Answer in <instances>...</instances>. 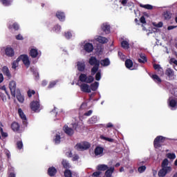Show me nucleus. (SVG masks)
Returning a JSON list of instances; mask_svg holds the SVG:
<instances>
[{"mask_svg":"<svg viewBox=\"0 0 177 177\" xmlns=\"http://www.w3.org/2000/svg\"><path fill=\"white\" fill-rule=\"evenodd\" d=\"M169 161L168 159H165L162 162V169L158 171V176L164 177L167 174H169L172 171V167L168 166Z\"/></svg>","mask_w":177,"mask_h":177,"instance_id":"obj_1","label":"nucleus"},{"mask_svg":"<svg viewBox=\"0 0 177 177\" xmlns=\"http://www.w3.org/2000/svg\"><path fill=\"white\" fill-rule=\"evenodd\" d=\"M88 63L91 66H94L91 69V75H95L97 71L99 70V66H100V61H99L96 57H91L88 60Z\"/></svg>","mask_w":177,"mask_h":177,"instance_id":"obj_2","label":"nucleus"},{"mask_svg":"<svg viewBox=\"0 0 177 177\" xmlns=\"http://www.w3.org/2000/svg\"><path fill=\"white\" fill-rule=\"evenodd\" d=\"M91 42H92V40L82 41L80 44L81 49H83V50L87 53H91V52H93V44Z\"/></svg>","mask_w":177,"mask_h":177,"instance_id":"obj_3","label":"nucleus"},{"mask_svg":"<svg viewBox=\"0 0 177 177\" xmlns=\"http://www.w3.org/2000/svg\"><path fill=\"white\" fill-rule=\"evenodd\" d=\"M29 55L32 59H39L42 53L37 47L32 46L29 48Z\"/></svg>","mask_w":177,"mask_h":177,"instance_id":"obj_4","label":"nucleus"},{"mask_svg":"<svg viewBox=\"0 0 177 177\" xmlns=\"http://www.w3.org/2000/svg\"><path fill=\"white\" fill-rule=\"evenodd\" d=\"M80 81L81 82H86V84H91L93 82L95 78L92 75H86L85 73L80 74L79 77Z\"/></svg>","mask_w":177,"mask_h":177,"instance_id":"obj_5","label":"nucleus"},{"mask_svg":"<svg viewBox=\"0 0 177 177\" xmlns=\"http://www.w3.org/2000/svg\"><path fill=\"white\" fill-rule=\"evenodd\" d=\"M72 127L65 125L63 127L64 131L65 132V133H66V135H68V136H72V135H74V129H77V127H78V124L75 123L72 124Z\"/></svg>","mask_w":177,"mask_h":177,"instance_id":"obj_6","label":"nucleus"},{"mask_svg":"<svg viewBox=\"0 0 177 177\" xmlns=\"http://www.w3.org/2000/svg\"><path fill=\"white\" fill-rule=\"evenodd\" d=\"M30 109L35 113H39L42 110V106L39 104V100H35L30 103Z\"/></svg>","mask_w":177,"mask_h":177,"instance_id":"obj_7","label":"nucleus"},{"mask_svg":"<svg viewBox=\"0 0 177 177\" xmlns=\"http://www.w3.org/2000/svg\"><path fill=\"white\" fill-rule=\"evenodd\" d=\"M165 139H167L165 137L161 136H157L153 141V146L155 149H160L162 146L161 144L165 142Z\"/></svg>","mask_w":177,"mask_h":177,"instance_id":"obj_8","label":"nucleus"},{"mask_svg":"<svg viewBox=\"0 0 177 177\" xmlns=\"http://www.w3.org/2000/svg\"><path fill=\"white\" fill-rule=\"evenodd\" d=\"M91 147V144L87 142H83L81 143L77 144L75 146V149L79 150V151H82V150H88Z\"/></svg>","mask_w":177,"mask_h":177,"instance_id":"obj_9","label":"nucleus"},{"mask_svg":"<svg viewBox=\"0 0 177 177\" xmlns=\"http://www.w3.org/2000/svg\"><path fill=\"white\" fill-rule=\"evenodd\" d=\"M19 61L22 60L24 64L28 68L30 67V58L28 57V55H22L19 57Z\"/></svg>","mask_w":177,"mask_h":177,"instance_id":"obj_10","label":"nucleus"},{"mask_svg":"<svg viewBox=\"0 0 177 177\" xmlns=\"http://www.w3.org/2000/svg\"><path fill=\"white\" fill-rule=\"evenodd\" d=\"M9 88L11 92L12 96L15 97L16 96V82L15 81H11L9 83Z\"/></svg>","mask_w":177,"mask_h":177,"instance_id":"obj_11","label":"nucleus"},{"mask_svg":"<svg viewBox=\"0 0 177 177\" xmlns=\"http://www.w3.org/2000/svg\"><path fill=\"white\" fill-rule=\"evenodd\" d=\"M169 106L171 110H176L177 109V100L175 98L169 97Z\"/></svg>","mask_w":177,"mask_h":177,"instance_id":"obj_12","label":"nucleus"},{"mask_svg":"<svg viewBox=\"0 0 177 177\" xmlns=\"http://www.w3.org/2000/svg\"><path fill=\"white\" fill-rule=\"evenodd\" d=\"M18 114L21 120H22L24 125H27V117L26 116V114H24V112H23V110L21 108L18 109Z\"/></svg>","mask_w":177,"mask_h":177,"instance_id":"obj_13","label":"nucleus"},{"mask_svg":"<svg viewBox=\"0 0 177 177\" xmlns=\"http://www.w3.org/2000/svg\"><path fill=\"white\" fill-rule=\"evenodd\" d=\"M165 75L168 77L169 80H175L176 75H175V72L171 68H167L165 71Z\"/></svg>","mask_w":177,"mask_h":177,"instance_id":"obj_14","label":"nucleus"},{"mask_svg":"<svg viewBox=\"0 0 177 177\" xmlns=\"http://www.w3.org/2000/svg\"><path fill=\"white\" fill-rule=\"evenodd\" d=\"M80 86L82 92H85L86 93H91V86L88 84L83 83L80 84Z\"/></svg>","mask_w":177,"mask_h":177,"instance_id":"obj_15","label":"nucleus"},{"mask_svg":"<svg viewBox=\"0 0 177 177\" xmlns=\"http://www.w3.org/2000/svg\"><path fill=\"white\" fill-rule=\"evenodd\" d=\"M5 53L8 57H13V56H15V50L10 46L6 48Z\"/></svg>","mask_w":177,"mask_h":177,"instance_id":"obj_16","label":"nucleus"},{"mask_svg":"<svg viewBox=\"0 0 177 177\" xmlns=\"http://www.w3.org/2000/svg\"><path fill=\"white\" fill-rule=\"evenodd\" d=\"M1 71L3 74L6 75V77H7L8 78H12V74L10 73V71H9V68H8V66H3Z\"/></svg>","mask_w":177,"mask_h":177,"instance_id":"obj_17","label":"nucleus"},{"mask_svg":"<svg viewBox=\"0 0 177 177\" xmlns=\"http://www.w3.org/2000/svg\"><path fill=\"white\" fill-rule=\"evenodd\" d=\"M77 68L78 71H85V62L79 61L77 63Z\"/></svg>","mask_w":177,"mask_h":177,"instance_id":"obj_18","label":"nucleus"},{"mask_svg":"<svg viewBox=\"0 0 177 177\" xmlns=\"http://www.w3.org/2000/svg\"><path fill=\"white\" fill-rule=\"evenodd\" d=\"M77 174L75 171H71L69 169H66L64 171L65 177H77Z\"/></svg>","mask_w":177,"mask_h":177,"instance_id":"obj_19","label":"nucleus"},{"mask_svg":"<svg viewBox=\"0 0 177 177\" xmlns=\"http://www.w3.org/2000/svg\"><path fill=\"white\" fill-rule=\"evenodd\" d=\"M8 177H16V169L15 167L10 166L8 171Z\"/></svg>","mask_w":177,"mask_h":177,"instance_id":"obj_20","label":"nucleus"},{"mask_svg":"<svg viewBox=\"0 0 177 177\" xmlns=\"http://www.w3.org/2000/svg\"><path fill=\"white\" fill-rule=\"evenodd\" d=\"M95 41H97L100 44H107L109 42V39L104 37L97 36V37H95Z\"/></svg>","mask_w":177,"mask_h":177,"instance_id":"obj_21","label":"nucleus"},{"mask_svg":"<svg viewBox=\"0 0 177 177\" xmlns=\"http://www.w3.org/2000/svg\"><path fill=\"white\" fill-rule=\"evenodd\" d=\"M103 151H104L103 147H97L94 151V153L95 156H97L98 157H102V156H103Z\"/></svg>","mask_w":177,"mask_h":177,"instance_id":"obj_22","label":"nucleus"},{"mask_svg":"<svg viewBox=\"0 0 177 177\" xmlns=\"http://www.w3.org/2000/svg\"><path fill=\"white\" fill-rule=\"evenodd\" d=\"M56 16L57 19H59V21H64V20H66V15L63 12H60V11L57 12Z\"/></svg>","mask_w":177,"mask_h":177,"instance_id":"obj_23","label":"nucleus"},{"mask_svg":"<svg viewBox=\"0 0 177 177\" xmlns=\"http://www.w3.org/2000/svg\"><path fill=\"white\" fill-rule=\"evenodd\" d=\"M102 30H103V31L106 32V34H109V32H110V25L106 23L103 24L102 26Z\"/></svg>","mask_w":177,"mask_h":177,"instance_id":"obj_24","label":"nucleus"},{"mask_svg":"<svg viewBox=\"0 0 177 177\" xmlns=\"http://www.w3.org/2000/svg\"><path fill=\"white\" fill-rule=\"evenodd\" d=\"M121 46L123 48V49H129V40L122 41Z\"/></svg>","mask_w":177,"mask_h":177,"instance_id":"obj_25","label":"nucleus"},{"mask_svg":"<svg viewBox=\"0 0 177 177\" xmlns=\"http://www.w3.org/2000/svg\"><path fill=\"white\" fill-rule=\"evenodd\" d=\"M61 139L62 138H60V133H57L54 137L53 142L55 145H59V143L61 142Z\"/></svg>","mask_w":177,"mask_h":177,"instance_id":"obj_26","label":"nucleus"},{"mask_svg":"<svg viewBox=\"0 0 177 177\" xmlns=\"http://www.w3.org/2000/svg\"><path fill=\"white\" fill-rule=\"evenodd\" d=\"M97 88H99V82H95L94 83L91 84V91H93V92L97 91Z\"/></svg>","mask_w":177,"mask_h":177,"instance_id":"obj_27","label":"nucleus"},{"mask_svg":"<svg viewBox=\"0 0 177 177\" xmlns=\"http://www.w3.org/2000/svg\"><path fill=\"white\" fill-rule=\"evenodd\" d=\"M53 31L56 34H60V31H62V26L59 24L54 26L53 28Z\"/></svg>","mask_w":177,"mask_h":177,"instance_id":"obj_28","label":"nucleus"},{"mask_svg":"<svg viewBox=\"0 0 177 177\" xmlns=\"http://www.w3.org/2000/svg\"><path fill=\"white\" fill-rule=\"evenodd\" d=\"M100 64L104 67H107V66H110V59L108 58L102 59L100 61Z\"/></svg>","mask_w":177,"mask_h":177,"instance_id":"obj_29","label":"nucleus"},{"mask_svg":"<svg viewBox=\"0 0 177 177\" xmlns=\"http://www.w3.org/2000/svg\"><path fill=\"white\" fill-rule=\"evenodd\" d=\"M56 172H57V171L55 167H50L48 170V174L50 176H55Z\"/></svg>","mask_w":177,"mask_h":177,"instance_id":"obj_30","label":"nucleus"},{"mask_svg":"<svg viewBox=\"0 0 177 177\" xmlns=\"http://www.w3.org/2000/svg\"><path fill=\"white\" fill-rule=\"evenodd\" d=\"M97 169L100 172V171H106V169H109V166L106 165H98L97 166Z\"/></svg>","mask_w":177,"mask_h":177,"instance_id":"obj_31","label":"nucleus"},{"mask_svg":"<svg viewBox=\"0 0 177 177\" xmlns=\"http://www.w3.org/2000/svg\"><path fill=\"white\" fill-rule=\"evenodd\" d=\"M64 36L66 39H71L73 38V32L71 30H68L64 32Z\"/></svg>","mask_w":177,"mask_h":177,"instance_id":"obj_32","label":"nucleus"},{"mask_svg":"<svg viewBox=\"0 0 177 177\" xmlns=\"http://www.w3.org/2000/svg\"><path fill=\"white\" fill-rule=\"evenodd\" d=\"M125 66L127 68H129L130 70H132V66H133V62H132V60L127 59L125 62Z\"/></svg>","mask_w":177,"mask_h":177,"instance_id":"obj_33","label":"nucleus"},{"mask_svg":"<svg viewBox=\"0 0 177 177\" xmlns=\"http://www.w3.org/2000/svg\"><path fill=\"white\" fill-rule=\"evenodd\" d=\"M0 2L3 6H9L10 5H12L13 0H0Z\"/></svg>","mask_w":177,"mask_h":177,"instance_id":"obj_34","label":"nucleus"},{"mask_svg":"<svg viewBox=\"0 0 177 177\" xmlns=\"http://www.w3.org/2000/svg\"><path fill=\"white\" fill-rule=\"evenodd\" d=\"M153 68L159 72V74H162L164 73V70L161 68L160 64H154Z\"/></svg>","mask_w":177,"mask_h":177,"instance_id":"obj_35","label":"nucleus"},{"mask_svg":"<svg viewBox=\"0 0 177 177\" xmlns=\"http://www.w3.org/2000/svg\"><path fill=\"white\" fill-rule=\"evenodd\" d=\"M19 62H20V58L18 57L15 61H14L12 62V68H13L14 70H16V68H17V67H19Z\"/></svg>","mask_w":177,"mask_h":177,"instance_id":"obj_36","label":"nucleus"},{"mask_svg":"<svg viewBox=\"0 0 177 177\" xmlns=\"http://www.w3.org/2000/svg\"><path fill=\"white\" fill-rule=\"evenodd\" d=\"M97 122V117L93 116L88 120V124H96Z\"/></svg>","mask_w":177,"mask_h":177,"instance_id":"obj_37","label":"nucleus"},{"mask_svg":"<svg viewBox=\"0 0 177 177\" xmlns=\"http://www.w3.org/2000/svg\"><path fill=\"white\" fill-rule=\"evenodd\" d=\"M11 128L12 129V131H19V129L20 128V125H19V123L17 122H13L12 124Z\"/></svg>","mask_w":177,"mask_h":177,"instance_id":"obj_38","label":"nucleus"},{"mask_svg":"<svg viewBox=\"0 0 177 177\" xmlns=\"http://www.w3.org/2000/svg\"><path fill=\"white\" fill-rule=\"evenodd\" d=\"M140 57L138 59V62L139 63H146L147 59H146V56L145 55V54H140Z\"/></svg>","mask_w":177,"mask_h":177,"instance_id":"obj_39","label":"nucleus"},{"mask_svg":"<svg viewBox=\"0 0 177 177\" xmlns=\"http://www.w3.org/2000/svg\"><path fill=\"white\" fill-rule=\"evenodd\" d=\"M151 77L152 80H153V81L155 82H157V84H160V82H161V79L160 78V77H158V75H153Z\"/></svg>","mask_w":177,"mask_h":177,"instance_id":"obj_40","label":"nucleus"},{"mask_svg":"<svg viewBox=\"0 0 177 177\" xmlns=\"http://www.w3.org/2000/svg\"><path fill=\"white\" fill-rule=\"evenodd\" d=\"M163 17L165 20H169V19L171 17V13L168 11L165 12L163 13Z\"/></svg>","mask_w":177,"mask_h":177,"instance_id":"obj_41","label":"nucleus"},{"mask_svg":"<svg viewBox=\"0 0 177 177\" xmlns=\"http://www.w3.org/2000/svg\"><path fill=\"white\" fill-rule=\"evenodd\" d=\"M62 165L64 168H66V169H68V168L71 167V165H70V163L66 160H62Z\"/></svg>","mask_w":177,"mask_h":177,"instance_id":"obj_42","label":"nucleus"},{"mask_svg":"<svg viewBox=\"0 0 177 177\" xmlns=\"http://www.w3.org/2000/svg\"><path fill=\"white\" fill-rule=\"evenodd\" d=\"M140 8H144V9H147L148 10H151L153 9V6L149 4H140Z\"/></svg>","mask_w":177,"mask_h":177,"instance_id":"obj_43","label":"nucleus"},{"mask_svg":"<svg viewBox=\"0 0 177 177\" xmlns=\"http://www.w3.org/2000/svg\"><path fill=\"white\" fill-rule=\"evenodd\" d=\"M8 28L10 30H12V28H14V30H19V24H17V23H14L12 25H9Z\"/></svg>","mask_w":177,"mask_h":177,"instance_id":"obj_44","label":"nucleus"},{"mask_svg":"<svg viewBox=\"0 0 177 177\" xmlns=\"http://www.w3.org/2000/svg\"><path fill=\"white\" fill-rule=\"evenodd\" d=\"M1 138H8V133L3 132V129L0 127V139Z\"/></svg>","mask_w":177,"mask_h":177,"instance_id":"obj_45","label":"nucleus"},{"mask_svg":"<svg viewBox=\"0 0 177 177\" xmlns=\"http://www.w3.org/2000/svg\"><path fill=\"white\" fill-rule=\"evenodd\" d=\"M100 139H102V140H106L107 142H114V140L112 138H106L103 135L100 136Z\"/></svg>","mask_w":177,"mask_h":177,"instance_id":"obj_46","label":"nucleus"},{"mask_svg":"<svg viewBox=\"0 0 177 177\" xmlns=\"http://www.w3.org/2000/svg\"><path fill=\"white\" fill-rule=\"evenodd\" d=\"M138 171L140 174H143L146 171V166L141 165L138 167Z\"/></svg>","mask_w":177,"mask_h":177,"instance_id":"obj_47","label":"nucleus"},{"mask_svg":"<svg viewBox=\"0 0 177 177\" xmlns=\"http://www.w3.org/2000/svg\"><path fill=\"white\" fill-rule=\"evenodd\" d=\"M102 78V73L100 72V71H98L95 75V80L96 81H100Z\"/></svg>","mask_w":177,"mask_h":177,"instance_id":"obj_48","label":"nucleus"},{"mask_svg":"<svg viewBox=\"0 0 177 177\" xmlns=\"http://www.w3.org/2000/svg\"><path fill=\"white\" fill-rule=\"evenodd\" d=\"M167 158H169V160H175L176 158V155H175V153H167Z\"/></svg>","mask_w":177,"mask_h":177,"instance_id":"obj_49","label":"nucleus"},{"mask_svg":"<svg viewBox=\"0 0 177 177\" xmlns=\"http://www.w3.org/2000/svg\"><path fill=\"white\" fill-rule=\"evenodd\" d=\"M164 25V24H162V22H159V23H156V22H153V26L154 27H157L158 28H161V27H162V26Z\"/></svg>","mask_w":177,"mask_h":177,"instance_id":"obj_50","label":"nucleus"},{"mask_svg":"<svg viewBox=\"0 0 177 177\" xmlns=\"http://www.w3.org/2000/svg\"><path fill=\"white\" fill-rule=\"evenodd\" d=\"M0 89H1V91H4L5 93L8 96V98L10 99V95H9V93H8L5 86H1Z\"/></svg>","mask_w":177,"mask_h":177,"instance_id":"obj_51","label":"nucleus"},{"mask_svg":"<svg viewBox=\"0 0 177 177\" xmlns=\"http://www.w3.org/2000/svg\"><path fill=\"white\" fill-rule=\"evenodd\" d=\"M17 99L20 103H23L24 102V97L21 95H18L17 96Z\"/></svg>","mask_w":177,"mask_h":177,"instance_id":"obj_52","label":"nucleus"},{"mask_svg":"<svg viewBox=\"0 0 177 177\" xmlns=\"http://www.w3.org/2000/svg\"><path fill=\"white\" fill-rule=\"evenodd\" d=\"M17 147L19 150H21V149H23V142L22 141H18L17 142Z\"/></svg>","mask_w":177,"mask_h":177,"instance_id":"obj_53","label":"nucleus"},{"mask_svg":"<svg viewBox=\"0 0 177 177\" xmlns=\"http://www.w3.org/2000/svg\"><path fill=\"white\" fill-rule=\"evenodd\" d=\"M32 95H35V91L34 90H28V97H31Z\"/></svg>","mask_w":177,"mask_h":177,"instance_id":"obj_54","label":"nucleus"},{"mask_svg":"<svg viewBox=\"0 0 177 177\" xmlns=\"http://www.w3.org/2000/svg\"><path fill=\"white\" fill-rule=\"evenodd\" d=\"M102 175V171H95L93 174V177H99Z\"/></svg>","mask_w":177,"mask_h":177,"instance_id":"obj_55","label":"nucleus"},{"mask_svg":"<svg viewBox=\"0 0 177 177\" xmlns=\"http://www.w3.org/2000/svg\"><path fill=\"white\" fill-rule=\"evenodd\" d=\"M57 82V81L51 82L48 86V88H53V86H55L56 85Z\"/></svg>","mask_w":177,"mask_h":177,"instance_id":"obj_56","label":"nucleus"},{"mask_svg":"<svg viewBox=\"0 0 177 177\" xmlns=\"http://www.w3.org/2000/svg\"><path fill=\"white\" fill-rule=\"evenodd\" d=\"M0 96L3 102H6V95H5V94L1 93Z\"/></svg>","mask_w":177,"mask_h":177,"instance_id":"obj_57","label":"nucleus"},{"mask_svg":"<svg viewBox=\"0 0 177 177\" xmlns=\"http://www.w3.org/2000/svg\"><path fill=\"white\" fill-rule=\"evenodd\" d=\"M16 39H18L19 41H23L24 39L23 35L19 34L18 35L16 36Z\"/></svg>","mask_w":177,"mask_h":177,"instance_id":"obj_58","label":"nucleus"},{"mask_svg":"<svg viewBox=\"0 0 177 177\" xmlns=\"http://www.w3.org/2000/svg\"><path fill=\"white\" fill-rule=\"evenodd\" d=\"M118 55H119L120 59H122V60H125V55H124L122 54V53L118 52Z\"/></svg>","mask_w":177,"mask_h":177,"instance_id":"obj_59","label":"nucleus"},{"mask_svg":"<svg viewBox=\"0 0 177 177\" xmlns=\"http://www.w3.org/2000/svg\"><path fill=\"white\" fill-rule=\"evenodd\" d=\"M92 113H93V111L92 110H90V111L86 112L84 113V115H86V117H89V115H92Z\"/></svg>","mask_w":177,"mask_h":177,"instance_id":"obj_60","label":"nucleus"},{"mask_svg":"<svg viewBox=\"0 0 177 177\" xmlns=\"http://www.w3.org/2000/svg\"><path fill=\"white\" fill-rule=\"evenodd\" d=\"M177 26L175 25V26H169L167 27V30L169 31H171V30H174V28H176Z\"/></svg>","mask_w":177,"mask_h":177,"instance_id":"obj_61","label":"nucleus"},{"mask_svg":"<svg viewBox=\"0 0 177 177\" xmlns=\"http://www.w3.org/2000/svg\"><path fill=\"white\" fill-rule=\"evenodd\" d=\"M140 21L142 24H145V23H146V18H145V17H141V18L140 19Z\"/></svg>","mask_w":177,"mask_h":177,"instance_id":"obj_62","label":"nucleus"},{"mask_svg":"<svg viewBox=\"0 0 177 177\" xmlns=\"http://www.w3.org/2000/svg\"><path fill=\"white\" fill-rule=\"evenodd\" d=\"M78 158H80V156H78V155H73V161H77V160H78Z\"/></svg>","mask_w":177,"mask_h":177,"instance_id":"obj_63","label":"nucleus"},{"mask_svg":"<svg viewBox=\"0 0 177 177\" xmlns=\"http://www.w3.org/2000/svg\"><path fill=\"white\" fill-rule=\"evenodd\" d=\"M113 127H114V125L111 122L106 124V128H113Z\"/></svg>","mask_w":177,"mask_h":177,"instance_id":"obj_64","label":"nucleus"}]
</instances>
